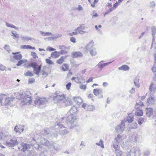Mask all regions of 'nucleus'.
I'll use <instances>...</instances> for the list:
<instances>
[{
    "label": "nucleus",
    "instance_id": "c756f323",
    "mask_svg": "<svg viewBox=\"0 0 156 156\" xmlns=\"http://www.w3.org/2000/svg\"><path fill=\"white\" fill-rule=\"evenodd\" d=\"M77 111V109L75 106H73L69 111L71 114H74L76 113Z\"/></svg>",
    "mask_w": 156,
    "mask_h": 156
},
{
    "label": "nucleus",
    "instance_id": "4c0bfd02",
    "mask_svg": "<svg viewBox=\"0 0 156 156\" xmlns=\"http://www.w3.org/2000/svg\"><path fill=\"white\" fill-rule=\"evenodd\" d=\"M155 88L153 86V83H151L149 87V91L150 93L152 91H154L155 90Z\"/></svg>",
    "mask_w": 156,
    "mask_h": 156
},
{
    "label": "nucleus",
    "instance_id": "09e8293b",
    "mask_svg": "<svg viewBox=\"0 0 156 156\" xmlns=\"http://www.w3.org/2000/svg\"><path fill=\"white\" fill-rule=\"evenodd\" d=\"M62 35L61 34H58L56 35L55 36L52 37H49L48 38V39L49 38H52V39H56L59 37H62Z\"/></svg>",
    "mask_w": 156,
    "mask_h": 156
},
{
    "label": "nucleus",
    "instance_id": "49530a36",
    "mask_svg": "<svg viewBox=\"0 0 156 156\" xmlns=\"http://www.w3.org/2000/svg\"><path fill=\"white\" fill-rule=\"evenodd\" d=\"M46 63L49 65H53L54 62L50 59L46 58L45 60Z\"/></svg>",
    "mask_w": 156,
    "mask_h": 156
},
{
    "label": "nucleus",
    "instance_id": "cd10ccee",
    "mask_svg": "<svg viewBox=\"0 0 156 156\" xmlns=\"http://www.w3.org/2000/svg\"><path fill=\"white\" fill-rule=\"evenodd\" d=\"M66 58V56H62L56 62L58 64H61L64 62V59Z\"/></svg>",
    "mask_w": 156,
    "mask_h": 156
},
{
    "label": "nucleus",
    "instance_id": "ea45409f",
    "mask_svg": "<svg viewBox=\"0 0 156 156\" xmlns=\"http://www.w3.org/2000/svg\"><path fill=\"white\" fill-rule=\"evenodd\" d=\"M144 119L142 117L139 118L138 120V123L140 125H141L142 123L144 122Z\"/></svg>",
    "mask_w": 156,
    "mask_h": 156
},
{
    "label": "nucleus",
    "instance_id": "0e129e2a",
    "mask_svg": "<svg viewBox=\"0 0 156 156\" xmlns=\"http://www.w3.org/2000/svg\"><path fill=\"white\" fill-rule=\"evenodd\" d=\"M28 45H21L20 48L22 49H28Z\"/></svg>",
    "mask_w": 156,
    "mask_h": 156
},
{
    "label": "nucleus",
    "instance_id": "6ab92c4d",
    "mask_svg": "<svg viewBox=\"0 0 156 156\" xmlns=\"http://www.w3.org/2000/svg\"><path fill=\"white\" fill-rule=\"evenodd\" d=\"M73 99L78 105L80 104L82 102V99L80 97H74Z\"/></svg>",
    "mask_w": 156,
    "mask_h": 156
},
{
    "label": "nucleus",
    "instance_id": "f257e3e1",
    "mask_svg": "<svg viewBox=\"0 0 156 156\" xmlns=\"http://www.w3.org/2000/svg\"><path fill=\"white\" fill-rule=\"evenodd\" d=\"M77 119L74 114H71L69 115L66 118V122L70 127V128L73 129L76 126Z\"/></svg>",
    "mask_w": 156,
    "mask_h": 156
},
{
    "label": "nucleus",
    "instance_id": "338daca9",
    "mask_svg": "<svg viewBox=\"0 0 156 156\" xmlns=\"http://www.w3.org/2000/svg\"><path fill=\"white\" fill-rule=\"evenodd\" d=\"M76 40L75 38L74 37H71L70 39V41L72 42H73L74 43H76Z\"/></svg>",
    "mask_w": 156,
    "mask_h": 156
},
{
    "label": "nucleus",
    "instance_id": "f8f14e48",
    "mask_svg": "<svg viewBox=\"0 0 156 156\" xmlns=\"http://www.w3.org/2000/svg\"><path fill=\"white\" fill-rule=\"evenodd\" d=\"M18 144L17 139H13L10 140L9 142H6V145L9 147H13L14 146Z\"/></svg>",
    "mask_w": 156,
    "mask_h": 156
},
{
    "label": "nucleus",
    "instance_id": "a19ab883",
    "mask_svg": "<svg viewBox=\"0 0 156 156\" xmlns=\"http://www.w3.org/2000/svg\"><path fill=\"white\" fill-rule=\"evenodd\" d=\"M96 145L100 146L102 148H104V147L103 144V141L101 139L100 140L99 143H96Z\"/></svg>",
    "mask_w": 156,
    "mask_h": 156
},
{
    "label": "nucleus",
    "instance_id": "473e14b6",
    "mask_svg": "<svg viewBox=\"0 0 156 156\" xmlns=\"http://www.w3.org/2000/svg\"><path fill=\"white\" fill-rule=\"evenodd\" d=\"M20 37L22 38V39L24 41H28L29 40H32L33 39V38H32L31 37L27 36H21Z\"/></svg>",
    "mask_w": 156,
    "mask_h": 156
},
{
    "label": "nucleus",
    "instance_id": "dca6fc26",
    "mask_svg": "<svg viewBox=\"0 0 156 156\" xmlns=\"http://www.w3.org/2000/svg\"><path fill=\"white\" fill-rule=\"evenodd\" d=\"M156 27H153L152 28V35L153 37L152 39V45L151 46V48L152 46H153L154 43V40H155V37L154 36L156 34Z\"/></svg>",
    "mask_w": 156,
    "mask_h": 156
},
{
    "label": "nucleus",
    "instance_id": "680f3d73",
    "mask_svg": "<svg viewBox=\"0 0 156 156\" xmlns=\"http://www.w3.org/2000/svg\"><path fill=\"white\" fill-rule=\"evenodd\" d=\"M46 50L47 51H54L56 50L55 49V48H53L50 46L48 47Z\"/></svg>",
    "mask_w": 156,
    "mask_h": 156
},
{
    "label": "nucleus",
    "instance_id": "e433bc0d",
    "mask_svg": "<svg viewBox=\"0 0 156 156\" xmlns=\"http://www.w3.org/2000/svg\"><path fill=\"white\" fill-rule=\"evenodd\" d=\"M13 57L15 59L19 60H20L22 58V56L21 54H19L17 55H15Z\"/></svg>",
    "mask_w": 156,
    "mask_h": 156
},
{
    "label": "nucleus",
    "instance_id": "8fccbe9b",
    "mask_svg": "<svg viewBox=\"0 0 156 156\" xmlns=\"http://www.w3.org/2000/svg\"><path fill=\"white\" fill-rule=\"evenodd\" d=\"M26 61V60H23V59L20 60L18 62V63L16 64L17 66H19L23 64Z\"/></svg>",
    "mask_w": 156,
    "mask_h": 156
},
{
    "label": "nucleus",
    "instance_id": "2f4dec72",
    "mask_svg": "<svg viewBox=\"0 0 156 156\" xmlns=\"http://www.w3.org/2000/svg\"><path fill=\"white\" fill-rule=\"evenodd\" d=\"M8 134L4 135L2 132H0V140H5L6 137H8Z\"/></svg>",
    "mask_w": 156,
    "mask_h": 156
},
{
    "label": "nucleus",
    "instance_id": "c85d7f7f",
    "mask_svg": "<svg viewBox=\"0 0 156 156\" xmlns=\"http://www.w3.org/2000/svg\"><path fill=\"white\" fill-rule=\"evenodd\" d=\"M95 109L94 106L93 105H87L86 110L87 111H92Z\"/></svg>",
    "mask_w": 156,
    "mask_h": 156
},
{
    "label": "nucleus",
    "instance_id": "c9c22d12",
    "mask_svg": "<svg viewBox=\"0 0 156 156\" xmlns=\"http://www.w3.org/2000/svg\"><path fill=\"white\" fill-rule=\"evenodd\" d=\"M59 48L60 49L62 50H66L67 49L69 50L70 48V47H66L64 45H59Z\"/></svg>",
    "mask_w": 156,
    "mask_h": 156
},
{
    "label": "nucleus",
    "instance_id": "f704fd0d",
    "mask_svg": "<svg viewBox=\"0 0 156 156\" xmlns=\"http://www.w3.org/2000/svg\"><path fill=\"white\" fill-rule=\"evenodd\" d=\"M90 55L92 56L95 55L96 54V49L95 48H93L92 49L90 50Z\"/></svg>",
    "mask_w": 156,
    "mask_h": 156
},
{
    "label": "nucleus",
    "instance_id": "603ef678",
    "mask_svg": "<svg viewBox=\"0 0 156 156\" xmlns=\"http://www.w3.org/2000/svg\"><path fill=\"white\" fill-rule=\"evenodd\" d=\"M12 36H13L15 37H13L14 39H15V38H19V35L18 34L14 33V31H12Z\"/></svg>",
    "mask_w": 156,
    "mask_h": 156
},
{
    "label": "nucleus",
    "instance_id": "052dcab7",
    "mask_svg": "<svg viewBox=\"0 0 156 156\" xmlns=\"http://www.w3.org/2000/svg\"><path fill=\"white\" fill-rule=\"evenodd\" d=\"M78 34V33L77 31H75L74 32H73L71 33H69V35L70 36H72L74 35H77Z\"/></svg>",
    "mask_w": 156,
    "mask_h": 156
},
{
    "label": "nucleus",
    "instance_id": "69168bd1",
    "mask_svg": "<svg viewBox=\"0 0 156 156\" xmlns=\"http://www.w3.org/2000/svg\"><path fill=\"white\" fill-rule=\"evenodd\" d=\"M35 79L34 78H31L29 79V83H32L34 82Z\"/></svg>",
    "mask_w": 156,
    "mask_h": 156
},
{
    "label": "nucleus",
    "instance_id": "6e6d98bb",
    "mask_svg": "<svg viewBox=\"0 0 156 156\" xmlns=\"http://www.w3.org/2000/svg\"><path fill=\"white\" fill-rule=\"evenodd\" d=\"M31 55L32 56L33 58L34 59L38 58V56H37L36 53L34 52H32L31 53Z\"/></svg>",
    "mask_w": 156,
    "mask_h": 156
},
{
    "label": "nucleus",
    "instance_id": "5fc2aeb1",
    "mask_svg": "<svg viewBox=\"0 0 156 156\" xmlns=\"http://www.w3.org/2000/svg\"><path fill=\"white\" fill-rule=\"evenodd\" d=\"M25 75L27 76H33L32 73L30 71H29L25 73Z\"/></svg>",
    "mask_w": 156,
    "mask_h": 156
},
{
    "label": "nucleus",
    "instance_id": "7ed1b4c3",
    "mask_svg": "<svg viewBox=\"0 0 156 156\" xmlns=\"http://www.w3.org/2000/svg\"><path fill=\"white\" fill-rule=\"evenodd\" d=\"M48 101L46 98L42 97H36L34 101V104L36 107L38 108H41L44 107Z\"/></svg>",
    "mask_w": 156,
    "mask_h": 156
},
{
    "label": "nucleus",
    "instance_id": "bf43d9fd",
    "mask_svg": "<svg viewBox=\"0 0 156 156\" xmlns=\"http://www.w3.org/2000/svg\"><path fill=\"white\" fill-rule=\"evenodd\" d=\"M71 85V83L70 82H69L66 84V87L67 90H69L70 89Z\"/></svg>",
    "mask_w": 156,
    "mask_h": 156
},
{
    "label": "nucleus",
    "instance_id": "de8ad7c7",
    "mask_svg": "<svg viewBox=\"0 0 156 156\" xmlns=\"http://www.w3.org/2000/svg\"><path fill=\"white\" fill-rule=\"evenodd\" d=\"M115 9L114 7H111L105 13L104 16H105V15L108 14L109 13Z\"/></svg>",
    "mask_w": 156,
    "mask_h": 156
},
{
    "label": "nucleus",
    "instance_id": "9b49d317",
    "mask_svg": "<svg viewBox=\"0 0 156 156\" xmlns=\"http://www.w3.org/2000/svg\"><path fill=\"white\" fill-rule=\"evenodd\" d=\"M54 144L53 143L49 142L48 145H47L46 146H47L48 148L51 151H58L59 150V145H57L56 146H55Z\"/></svg>",
    "mask_w": 156,
    "mask_h": 156
},
{
    "label": "nucleus",
    "instance_id": "ddd939ff",
    "mask_svg": "<svg viewBox=\"0 0 156 156\" xmlns=\"http://www.w3.org/2000/svg\"><path fill=\"white\" fill-rule=\"evenodd\" d=\"M65 96L63 95H56L54 97V100L56 102H58L64 99Z\"/></svg>",
    "mask_w": 156,
    "mask_h": 156
},
{
    "label": "nucleus",
    "instance_id": "7c9ffc66",
    "mask_svg": "<svg viewBox=\"0 0 156 156\" xmlns=\"http://www.w3.org/2000/svg\"><path fill=\"white\" fill-rule=\"evenodd\" d=\"M137 128V124L136 122H133L129 127V129H135Z\"/></svg>",
    "mask_w": 156,
    "mask_h": 156
},
{
    "label": "nucleus",
    "instance_id": "a18cd8bd",
    "mask_svg": "<svg viewBox=\"0 0 156 156\" xmlns=\"http://www.w3.org/2000/svg\"><path fill=\"white\" fill-rule=\"evenodd\" d=\"M4 48L6 49V50L9 52V53H10L11 51V50L10 49V46L9 45L6 44L4 47Z\"/></svg>",
    "mask_w": 156,
    "mask_h": 156
},
{
    "label": "nucleus",
    "instance_id": "4be33fe9",
    "mask_svg": "<svg viewBox=\"0 0 156 156\" xmlns=\"http://www.w3.org/2000/svg\"><path fill=\"white\" fill-rule=\"evenodd\" d=\"M147 112H146V116L149 117L151 116V114H152L153 112V109L152 108H146Z\"/></svg>",
    "mask_w": 156,
    "mask_h": 156
},
{
    "label": "nucleus",
    "instance_id": "2eb2a0df",
    "mask_svg": "<svg viewBox=\"0 0 156 156\" xmlns=\"http://www.w3.org/2000/svg\"><path fill=\"white\" fill-rule=\"evenodd\" d=\"M62 104L66 106H69L72 104V101L69 98H67L63 101Z\"/></svg>",
    "mask_w": 156,
    "mask_h": 156
},
{
    "label": "nucleus",
    "instance_id": "f3484780",
    "mask_svg": "<svg viewBox=\"0 0 156 156\" xmlns=\"http://www.w3.org/2000/svg\"><path fill=\"white\" fill-rule=\"evenodd\" d=\"M83 56V54L80 51H76L73 53L72 57L73 58H78Z\"/></svg>",
    "mask_w": 156,
    "mask_h": 156
},
{
    "label": "nucleus",
    "instance_id": "c03bdc74",
    "mask_svg": "<svg viewBox=\"0 0 156 156\" xmlns=\"http://www.w3.org/2000/svg\"><path fill=\"white\" fill-rule=\"evenodd\" d=\"M138 106H144V104L143 102H142V101H140L138 103H136V105L135 106V108L136 109L138 108L139 107Z\"/></svg>",
    "mask_w": 156,
    "mask_h": 156
},
{
    "label": "nucleus",
    "instance_id": "58836bf2",
    "mask_svg": "<svg viewBox=\"0 0 156 156\" xmlns=\"http://www.w3.org/2000/svg\"><path fill=\"white\" fill-rule=\"evenodd\" d=\"M139 82V80L137 78H136L134 80V83L135 85L138 88H139L140 87Z\"/></svg>",
    "mask_w": 156,
    "mask_h": 156
},
{
    "label": "nucleus",
    "instance_id": "3c124183",
    "mask_svg": "<svg viewBox=\"0 0 156 156\" xmlns=\"http://www.w3.org/2000/svg\"><path fill=\"white\" fill-rule=\"evenodd\" d=\"M115 152L117 154L116 155L119 154V155H121L122 154V151H120V150L119 149V148L117 149H115Z\"/></svg>",
    "mask_w": 156,
    "mask_h": 156
},
{
    "label": "nucleus",
    "instance_id": "412c9836",
    "mask_svg": "<svg viewBox=\"0 0 156 156\" xmlns=\"http://www.w3.org/2000/svg\"><path fill=\"white\" fill-rule=\"evenodd\" d=\"M94 45V44L93 42H90L85 47V48L87 51L88 50L90 51V50L92 49L93 48H94L93 47Z\"/></svg>",
    "mask_w": 156,
    "mask_h": 156
},
{
    "label": "nucleus",
    "instance_id": "4d7b16f0",
    "mask_svg": "<svg viewBox=\"0 0 156 156\" xmlns=\"http://www.w3.org/2000/svg\"><path fill=\"white\" fill-rule=\"evenodd\" d=\"M85 28V26H81L80 27H78L76 28L75 30V31H77L79 29H80L83 30H84Z\"/></svg>",
    "mask_w": 156,
    "mask_h": 156
},
{
    "label": "nucleus",
    "instance_id": "1a4fd4ad",
    "mask_svg": "<svg viewBox=\"0 0 156 156\" xmlns=\"http://www.w3.org/2000/svg\"><path fill=\"white\" fill-rule=\"evenodd\" d=\"M126 122L125 120H122L120 124L118 125L115 127V130L117 133L121 134L122 133L125 128V123Z\"/></svg>",
    "mask_w": 156,
    "mask_h": 156
},
{
    "label": "nucleus",
    "instance_id": "b1692460",
    "mask_svg": "<svg viewBox=\"0 0 156 156\" xmlns=\"http://www.w3.org/2000/svg\"><path fill=\"white\" fill-rule=\"evenodd\" d=\"M118 69L120 70H123L124 71L129 70V67L127 65H123L122 66L119 67Z\"/></svg>",
    "mask_w": 156,
    "mask_h": 156
},
{
    "label": "nucleus",
    "instance_id": "423d86ee",
    "mask_svg": "<svg viewBox=\"0 0 156 156\" xmlns=\"http://www.w3.org/2000/svg\"><path fill=\"white\" fill-rule=\"evenodd\" d=\"M127 151L126 156H131L133 153L134 154V155H137L139 156L141 154L140 149L137 147H135L132 150L129 148L127 149Z\"/></svg>",
    "mask_w": 156,
    "mask_h": 156
},
{
    "label": "nucleus",
    "instance_id": "bb28decb",
    "mask_svg": "<svg viewBox=\"0 0 156 156\" xmlns=\"http://www.w3.org/2000/svg\"><path fill=\"white\" fill-rule=\"evenodd\" d=\"M102 92V90L101 89L99 90L98 89H94L93 93L94 94L97 96L99 94Z\"/></svg>",
    "mask_w": 156,
    "mask_h": 156
},
{
    "label": "nucleus",
    "instance_id": "aec40b11",
    "mask_svg": "<svg viewBox=\"0 0 156 156\" xmlns=\"http://www.w3.org/2000/svg\"><path fill=\"white\" fill-rule=\"evenodd\" d=\"M134 117V115L132 113L129 114L127 118V121L129 123H131L133 120Z\"/></svg>",
    "mask_w": 156,
    "mask_h": 156
},
{
    "label": "nucleus",
    "instance_id": "6e6552de",
    "mask_svg": "<svg viewBox=\"0 0 156 156\" xmlns=\"http://www.w3.org/2000/svg\"><path fill=\"white\" fill-rule=\"evenodd\" d=\"M21 146L18 147L19 150H20L24 152L26 151H28L29 149L32 147V145L29 144L28 143H23L20 144Z\"/></svg>",
    "mask_w": 156,
    "mask_h": 156
},
{
    "label": "nucleus",
    "instance_id": "79ce46f5",
    "mask_svg": "<svg viewBox=\"0 0 156 156\" xmlns=\"http://www.w3.org/2000/svg\"><path fill=\"white\" fill-rule=\"evenodd\" d=\"M6 25L8 27L14 28L15 29H16V30H17L18 29V27L15 26L14 25L12 24H11L9 23H6Z\"/></svg>",
    "mask_w": 156,
    "mask_h": 156
},
{
    "label": "nucleus",
    "instance_id": "5701e85b",
    "mask_svg": "<svg viewBox=\"0 0 156 156\" xmlns=\"http://www.w3.org/2000/svg\"><path fill=\"white\" fill-rule=\"evenodd\" d=\"M40 135H43L46 136L48 135V136H50L51 134L49 133L48 129H44L40 133Z\"/></svg>",
    "mask_w": 156,
    "mask_h": 156
},
{
    "label": "nucleus",
    "instance_id": "a211bd4d",
    "mask_svg": "<svg viewBox=\"0 0 156 156\" xmlns=\"http://www.w3.org/2000/svg\"><path fill=\"white\" fill-rule=\"evenodd\" d=\"M49 142V141L44 138L42 137L41 138L40 142L41 144L46 146L48 145Z\"/></svg>",
    "mask_w": 156,
    "mask_h": 156
},
{
    "label": "nucleus",
    "instance_id": "f03ea898",
    "mask_svg": "<svg viewBox=\"0 0 156 156\" xmlns=\"http://www.w3.org/2000/svg\"><path fill=\"white\" fill-rule=\"evenodd\" d=\"M30 94V93L27 92L26 93H25L20 94V97L22 100V103L23 105H29L31 104L32 98Z\"/></svg>",
    "mask_w": 156,
    "mask_h": 156
},
{
    "label": "nucleus",
    "instance_id": "864d4df0",
    "mask_svg": "<svg viewBox=\"0 0 156 156\" xmlns=\"http://www.w3.org/2000/svg\"><path fill=\"white\" fill-rule=\"evenodd\" d=\"M150 154V152L148 150L145 151L143 153V156H148Z\"/></svg>",
    "mask_w": 156,
    "mask_h": 156
},
{
    "label": "nucleus",
    "instance_id": "37998d69",
    "mask_svg": "<svg viewBox=\"0 0 156 156\" xmlns=\"http://www.w3.org/2000/svg\"><path fill=\"white\" fill-rule=\"evenodd\" d=\"M119 142L118 141H115L113 142V147L115 149H117L119 148L118 147Z\"/></svg>",
    "mask_w": 156,
    "mask_h": 156
},
{
    "label": "nucleus",
    "instance_id": "774afa93",
    "mask_svg": "<svg viewBox=\"0 0 156 156\" xmlns=\"http://www.w3.org/2000/svg\"><path fill=\"white\" fill-rule=\"evenodd\" d=\"M5 69V67L2 64H0V70H4Z\"/></svg>",
    "mask_w": 156,
    "mask_h": 156
},
{
    "label": "nucleus",
    "instance_id": "e2e57ef3",
    "mask_svg": "<svg viewBox=\"0 0 156 156\" xmlns=\"http://www.w3.org/2000/svg\"><path fill=\"white\" fill-rule=\"evenodd\" d=\"M155 5H155V4L154 2L153 1V2H150V7H152V8L154 7L155 6Z\"/></svg>",
    "mask_w": 156,
    "mask_h": 156
},
{
    "label": "nucleus",
    "instance_id": "13d9d810",
    "mask_svg": "<svg viewBox=\"0 0 156 156\" xmlns=\"http://www.w3.org/2000/svg\"><path fill=\"white\" fill-rule=\"evenodd\" d=\"M77 31H78L79 34H83L86 33V31H84L80 29H79Z\"/></svg>",
    "mask_w": 156,
    "mask_h": 156
},
{
    "label": "nucleus",
    "instance_id": "4468645a",
    "mask_svg": "<svg viewBox=\"0 0 156 156\" xmlns=\"http://www.w3.org/2000/svg\"><path fill=\"white\" fill-rule=\"evenodd\" d=\"M23 127L22 125H18L15 126L14 129L16 132L21 133L24 130Z\"/></svg>",
    "mask_w": 156,
    "mask_h": 156
},
{
    "label": "nucleus",
    "instance_id": "20e7f679",
    "mask_svg": "<svg viewBox=\"0 0 156 156\" xmlns=\"http://www.w3.org/2000/svg\"><path fill=\"white\" fill-rule=\"evenodd\" d=\"M55 129L60 128L59 133L62 136L65 135L68 133V131L65 129V127L60 122H56L55 125Z\"/></svg>",
    "mask_w": 156,
    "mask_h": 156
},
{
    "label": "nucleus",
    "instance_id": "72a5a7b5",
    "mask_svg": "<svg viewBox=\"0 0 156 156\" xmlns=\"http://www.w3.org/2000/svg\"><path fill=\"white\" fill-rule=\"evenodd\" d=\"M62 69L64 71L69 69V66L68 64H64L62 67Z\"/></svg>",
    "mask_w": 156,
    "mask_h": 156
},
{
    "label": "nucleus",
    "instance_id": "9d476101",
    "mask_svg": "<svg viewBox=\"0 0 156 156\" xmlns=\"http://www.w3.org/2000/svg\"><path fill=\"white\" fill-rule=\"evenodd\" d=\"M156 99L153 95L151 94L147 99L146 104L147 105H153L155 104Z\"/></svg>",
    "mask_w": 156,
    "mask_h": 156
},
{
    "label": "nucleus",
    "instance_id": "393cba45",
    "mask_svg": "<svg viewBox=\"0 0 156 156\" xmlns=\"http://www.w3.org/2000/svg\"><path fill=\"white\" fill-rule=\"evenodd\" d=\"M135 114L136 115L138 116H142L143 115L142 110L140 108L139 109L137 108Z\"/></svg>",
    "mask_w": 156,
    "mask_h": 156
},
{
    "label": "nucleus",
    "instance_id": "a878e982",
    "mask_svg": "<svg viewBox=\"0 0 156 156\" xmlns=\"http://www.w3.org/2000/svg\"><path fill=\"white\" fill-rule=\"evenodd\" d=\"M51 56L52 58H58L60 55H58V51H55L51 53Z\"/></svg>",
    "mask_w": 156,
    "mask_h": 156
},
{
    "label": "nucleus",
    "instance_id": "0eeeda50",
    "mask_svg": "<svg viewBox=\"0 0 156 156\" xmlns=\"http://www.w3.org/2000/svg\"><path fill=\"white\" fill-rule=\"evenodd\" d=\"M6 95L5 94H0V106L2 105V101L4 99L5 100L4 102L5 105H10L11 102L12 101V98L10 97L6 98Z\"/></svg>",
    "mask_w": 156,
    "mask_h": 156
},
{
    "label": "nucleus",
    "instance_id": "39448f33",
    "mask_svg": "<svg viewBox=\"0 0 156 156\" xmlns=\"http://www.w3.org/2000/svg\"><path fill=\"white\" fill-rule=\"evenodd\" d=\"M29 66L33 68V70L35 74L38 75H39V73L41 70L42 65L41 64L38 66L37 63L36 62H33L27 66V67Z\"/></svg>",
    "mask_w": 156,
    "mask_h": 156
}]
</instances>
